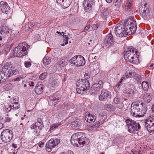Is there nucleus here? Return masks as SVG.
I'll return each instance as SVG.
<instances>
[{
    "label": "nucleus",
    "mask_w": 154,
    "mask_h": 154,
    "mask_svg": "<svg viewBox=\"0 0 154 154\" xmlns=\"http://www.w3.org/2000/svg\"><path fill=\"white\" fill-rule=\"evenodd\" d=\"M136 29L135 22L132 18L127 19L124 24L119 23L116 25L115 28V33L120 37H125L128 34L134 33Z\"/></svg>",
    "instance_id": "nucleus-1"
},
{
    "label": "nucleus",
    "mask_w": 154,
    "mask_h": 154,
    "mask_svg": "<svg viewBox=\"0 0 154 154\" xmlns=\"http://www.w3.org/2000/svg\"><path fill=\"white\" fill-rule=\"evenodd\" d=\"M143 103H140L139 100L133 102L131 104V113L132 116L135 117H141L144 116L146 112V110L142 109Z\"/></svg>",
    "instance_id": "nucleus-2"
},
{
    "label": "nucleus",
    "mask_w": 154,
    "mask_h": 154,
    "mask_svg": "<svg viewBox=\"0 0 154 154\" xmlns=\"http://www.w3.org/2000/svg\"><path fill=\"white\" fill-rule=\"evenodd\" d=\"M137 50L134 48H130L124 52V58L127 62L134 64L139 63L138 57L137 56Z\"/></svg>",
    "instance_id": "nucleus-3"
},
{
    "label": "nucleus",
    "mask_w": 154,
    "mask_h": 154,
    "mask_svg": "<svg viewBox=\"0 0 154 154\" xmlns=\"http://www.w3.org/2000/svg\"><path fill=\"white\" fill-rule=\"evenodd\" d=\"M76 85L77 92L82 94L86 93V91L89 89L90 87L89 81L87 79L79 80L77 81Z\"/></svg>",
    "instance_id": "nucleus-4"
},
{
    "label": "nucleus",
    "mask_w": 154,
    "mask_h": 154,
    "mask_svg": "<svg viewBox=\"0 0 154 154\" xmlns=\"http://www.w3.org/2000/svg\"><path fill=\"white\" fill-rule=\"evenodd\" d=\"M29 46L26 42L20 43L16 47L13 51V53L15 56H22L27 54V50Z\"/></svg>",
    "instance_id": "nucleus-5"
},
{
    "label": "nucleus",
    "mask_w": 154,
    "mask_h": 154,
    "mask_svg": "<svg viewBox=\"0 0 154 154\" xmlns=\"http://www.w3.org/2000/svg\"><path fill=\"white\" fill-rule=\"evenodd\" d=\"M44 127L43 123L41 119L38 118L37 121L32 124L30 126V128L32 130V132L36 136H39L40 134V130Z\"/></svg>",
    "instance_id": "nucleus-6"
},
{
    "label": "nucleus",
    "mask_w": 154,
    "mask_h": 154,
    "mask_svg": "<svg viewBox=\"0 0 154 154\" xmlns=\"http://www.w3.org/2000/svg\"><path fill=\"white\" fill-rule=\"evenodd\" d=\"M126 121L128 127V131L130 133H135L140 128L139 124L134 120L128 119Z\"/></svg>",
    "instance_id": "nucleus-7"
},
{
    "label": "nucleus",
    "mask_w": 154,
    "mask_h": 154,
    "mask_svg": "<svg viewBox=\"0 0 154 154\" xmlns=\"http://www.w3.org/2000/svg\"><path fill=\"white\" fill-rule=\"evenodd\" d=\"M13 136V133L11 131L5 129L2 132L1 138L3 142L5 143H8L12 139Z\"/></svg>",
    "instance_id": "nucleus-8"
},
{
    "label": "nucleus",
    "mask_w": 154,
    "mask_h": 154,
    "mask_svg": "<svg viewBox=\"0 0 154 154\" xmlns=\"http://www.w3.org/2000/svg\"><path fill=\"white\" fill-rule=\"evenodd\" d=\"M69 62L76 66H80L84 65L85 61L84 58L81 56H75L70 60Z\"/></svg>",
    "instance_id": "nucleus-9"
},
{
    "label": "nucleus",
    "mask_w": 154,
    "mask_h": 154,
    "mask_svg": "<svg viewBox=\"0 0 154 154\" xmlns=\"http://www.w3.org/2000/svg\"><path fill=\"white\" fill-rule=\"evenodd\" d=\"M60 139L57 138H51L46 143V149L48 152L51 151V149L55 147L60 143Z\"/></svg>",
    "instance_id": "nucleus-10"
},
{
    "label": "nucleus",
    "mask_w": 154,
    "mask_h": 154,
    "mask_svg": "<svg viewBox=\"0 0 154 154\" xmlns=\"http://www.w3.org/2000/svg\"><path fill=\"white\" fill-rule=\"evenodd\" d=\"M2 68V71L1 72L5 74L7 78L12 75V65L10 63H7Z\"/></svg>",
    "instance_id": "nucleus-11"
},
{
    "label": "nucleus",
    "mask_w": 154,
    "mask_h": 154,
    "mask_svg": "<svg viewBox=\"0 0 154 154\" xmlns=\"http://www.w3.org/2000/svg\"><path fill=\"white\" fill-rule=\"evenodd\" d=\"M145 125L150 133L154 131V116H150L146 120Z\"/></svg>",
    "instance_id": "nucleus-12"
},
{
    "label": "nucleus",
    "mask_w": 154,
    "mask_h": 154,
    "mask_svg": "<svg viewBox=\"0 0 154 154\" xmlns=\"http://www.w3.org/2000/svg\"><path fill=\"white\" fill-rule=\"evenodd\" d=\"M147 3L144 1L141 2V5L140 8V13L144 18H146L149 15V10L148 8L146 7Z\"/></svg>",
    "instance_id": "nucleus-13"
},
{
    "label": "nucleus",
    "mask_w": 154,
    "mask_h": 154,
    "mask_svg": "<svg viewBox=\"0 0 154 154\" xmlns=\"http://www.w3.org/2000/svg\"><path fill=\"white\" fill-rule=\"evenodd\" d=\"M114 40L112 35L110 33L107 35L106 37L104 40V44L105 46L109 47L112 44H113Z\"/></svg>",
    "instance_id": "nucleus-14"
},
{
    "label": "nucleus",
    "mask_w": 154,
    "mask_h": 154,
    "mask_svg": "<svg viewBox=\"0 0 154 154\" xmlns=\"http://www.w3.org/2000/svg\"><path fill=\"white\" fill-rule=\"evenodd\" d=\"M6 30V29L4 30L2 28L0 27V45L3 44L6 38V35L9 33V31Z\"/></svg>",
    "instance_id": "nucleus-15"
},
{
    "label": "nucleus",
    "mask_w": 154,
    "mask_h": 154,
    "mask_svg": "<svg viewBox=\"0 0 154 154\" xmlns=\"http://www.w3.org/2000/svg\"><path fill=\"white\" fill-rule=\"evenodd\" d=\"M103 83L101 80L99 81L97 83L94 84L91 87L92 91H94V92L99 91L103 88Z\"/></svg>",
    "instance_id": "nucleus-16"
},
{
    "label": "nucleus",
    "mask_w": 154,
    "mask_h": 154,
    "mask_svg": "<svg viewBox=\"0 0 154 154\" xmlns=\"http://www.w3.org/2000/svg\"><path fill=\"white\" fill-rule=\"evenodd\" d=\"M72 0H56V2L58 4L61 5L64 8H66L71 3Z\"/></svg>",
    "instance_id": "nucleus-17"
},
{
    "label": "nucleus",
    "mask_w": 154,
    "mask_h": 154,
    "mask_svg": "<svg viewBox=\"0 0 154 154\" xmlns=\"http://www.w3.org/2000/svg\"><path fill=\"white\" fill-rule=\"evenodd\" d=\"M81 134V133H77L73 134L71 137V142L73 146H76L77 144L78 141L80 138V136Z\"/></svg>",
    "instance_id": "nucleus-18"
},
{
    "label": "nucleus",
    "mask_w": 154,
    "mask_h": 154,
    "mask_svg": "<svg viewBox=\"0 0 154 154\" xmlns=\"http://www.w3.org/2000/svg\"><path fill=\"white\" fill-rule=\"evenodd\" d=\"M110 93L105 89L102 90L99 98L100 100H106L109 96H110Z\"/></svg>",
    "instance_id": "nucleus-19"
},
{
    "label": "nucleus",
    "mask_w": 154,
    "mask_h": 154,
    "mask_svg": "<svg viewBox=\"0 0 154 154\" xmlns=\"http://www.w3.org/2000/svg\"><path fill=\"white\" fill-rule=\"evenodd\" d=\"M85 120L89 123L94 122L96 119V117L94 115H92L88 112H87L85 113Z\"/></svg>",
    "instance_id": "nucleus-20"
},
{
    "label": "nucleus",
    "mask_w": 154,
    "mask_h": 154,
    "mask_svg": "<svg viewBox=\"0 0 154 154\" xmlns=\"http://www.w3.org/2000/svg\"><path fill=\"white\" fill-rule=\"evenodd\" d=\"M94 0H85L84 6L86 11L90 10L94 3Z\"/></svg>",
    "instance_id": "nucleus-21"
},
{
    "label": "nucleus",
    "mask_w": 154,
    "mask_h": 154,
    "mask_svg": "<svg viewBox=\"0 0 154 154\" xmlns=\"http://www.w3.org/2000/svg\"><path fill=\"white\" fill-rule=\"evenodd\" d=\"M100 124V123L99 121H97L92 125L88 126L87 128L89 131H96L99 128Z\"/></svg>",
    "instance_id": "nucleus-22"
},
{
    "label": "nucleus",
    "mask_w": 154,
    "mask_h": 154,
    "mask_svg": "<svg viewBox=\"0 0 154 154\" xmlns=\"http://www.w3.org/2000/svg\"><path fill=\"white\" fill-rule=\"evenodd\" d=\"M152 95L149 93L144 94L143 96V99L144 101L147 103H149L152 100Z\"/></svg>",
    "instance_id": "nucleus-23"
},
{
    "label": "nucleus",
    "mask_w": 154,
    "mask_h": 154,
    "mask_svg": "<svg viewBox=\"0 0 154 154\" xmlns=\"http://www.w3.org/2000/svg\"><path fill=\"white\" fill-rule=\"evenodd\" d=\"M60 99L58 97H56L53 98L52 100H51L48 101L50 105L51 106H53L56 105L57 103L58 102L60 101Z\"/></svg>",
    "instance_id": "nucleus-24"
},
{
    "label": "nucleus",
    "mask_w": 154,
    "mask_h": 154,
    "mask_svg": "<svg viewBox=\"0 0 154 154\" xmlns=\"http://www.w3.org/2000/svg\"><path fill=\"white\" fill-rule=\"evenodd\" d=\"M86 140V138L84 137H80V138L78 141V142H77V144H76V146L77 147H82L85 143Z\"/></svg>",
    "instance_id": "nucleus-25"
},
{
    "label": "nucleus",
    "mask_w": 154,
    "mask_h": 154,
    "mask_svg": "<svg viewBox=\"0 0 154 154\" xmlns=\"http://www.w3.org/2000/svg\"><path fill=\"white\" fill-rule=\"evenodd\" d=\"M43 85L42 84L36 85L35 91V93L38 94H39L42 93L43 92Z\"/></svg>",
    "instance_id": "nucleus-26"
},
{
    "label": "nucleus",
    "mask_w": 154,
    "mask_h": 154,
    "mask_svg": "<svg viewBox=\"0 0 154 154\" xmlns=\"http://www.w3.org/2000/svg\"><path fill=\"white\" fill-rule=\"evenodd\" d=\"M136 74L134 71L132 70H128L125 73V76L127 78L134 77Z\"/></svg>",
    "instance_id": "nucleus-27"
},
{
    "label": "nucleus",
    "mask_w": 154,
    "mask_h": 154,
    "mask_svg": "<svg viewBox=\"0 0 154 154\" xmlns=\"http://www.w3.org/2000/svg\"><path fill=\"white\" fill-rule=\"evenodd\" d=\"M81 123L78 120L74 121L71 123V127L74 129H77L79 128Z\"/></svg>",
    "instance_id": "nucleus-28"
},
{
    "label": "nucleus",
    "mask_w": 154,
    "mask_h": 154,
    "mask_svg": "<svg viewBox=\"0 0 154 154\" xmlns=\"http://www.w3.org/2000/svg\"><path fill=\"white\" fill-rule=\"evenodd\" d=\"M16 100L14 99L11 102V107L13 109V111L18 109L20 107V105L17 102H16Z\"/></svg>",
    "instance_id": "nucleus-29"
},
{
    "label": "nucleus",
    "mask_w": 154,
    "mask_h": 154,
    "mask_svg": "<svg viewBox=\"0 0 154 154\" xmlns=\"http://www.w3.org/2000/svg\"><path fill=\"white\" fill-rule=\"evenodd\" d=\"M11 120V118L8 115H6L4 117L2 116H0V122H1L3 123L9 122H10Z\"/></svg>",
    "instance_id": "nucleus-30"
},
{
    "label": "nucleus",
    "mask_w": 154,
    "mask_h": 154,
    "mask_svg": "<svg viewBox=\"0 0 154 154\" xmlns=\"http://www.w3.org/2000/svg\"><path fill=\"white\" fill-rule=\"evenodd\" d=\"M62 125L61 122H58L57 123L53 124L51 125L49 130L51 132L53 131Z\"/></svg>",
    "instance_id": "nucleus-31"
},
{
    "label": "nucleus",
    "mask_w": 154,
    "mask_h": 154,
    "mask_svg": "<svg viewBox=\"0 0 154 154\" xmlns=\"http://www.w3.org/2000/svg\"><path fill=\"white\" fill-rule=\"evenodd\" d=\"M43 63L45 66H46L49 64L51 62V58L48 57H45L43 59Z\"/></svg>",
    "instance_id": "nucleus-32"
},
{
    "label": "nucleus",
    "mask_w": 154,
    "mask_h": 154,
    "mask_svg": "<svg viewBox=\"0 0 154 154\" xmlns=\"http://www.w3.org/2000/svg\"><path fill=\"white\" fill-rule=\"evenodd\" d=\"M2 72H0V84L5 82L6 79L8 78Z\"/></svg>",
    "instance_id": "nucleus-33"
},
{
    "label": "nucleus",
    "mask_w": 154,
    "mask_h": 154,
    "mask_svg": "<svg viewBox=\"0 0 154 154\" xmlns=\"http://www.w3.org/2000/svg\"><path fill=\"white\" fill-rule=\"evenodd\" d=\"M132 0H129L126 3L125 6V9L127 10H130L131 9V6L132 5Z\"/></svg>",
    "instance_id": "nucleus-34"
},
{
    "label": "nucleus",
    "mask_w": 154,
    "mask_h": 154,
    "mask_svg": "<svg viewBox=\"0 0 154 154\" xmlns=\"http://www.w3.org/2000/svg\"><path fill=\"white\" fill-rule=\"evenodd\" d=\"M141 85L144 91H146L148 89L149 87V84L147 82L143 81Z\"/></svg>",
    "instance_id": "nucleus-35"
},
{
    "label": "nucleus",
    "mask_w": 154,
    "mask_h": 154,
    "mask_svg": "<svg viewBox=\"0 0 154 154\" xmlns=\"http://www.w3.org/2000/svg\"><path fill=\"white\" fill-rule=\"evenodd\" d=\"M37 24V22H32L29 23L27 25L25 26L26 27H27V28L29 29H31L34 26Z\"/></svg>",
    "instance_id": "nucleus-36"
},
{
    "label": "nucleus",
    "mask_w": 154,
    "mask_h": 154,
    "mask_svg": "<svg viewBox=\"0 0 154 154\" xmlns=\"http://www.w3.org/2000/svg\"><path fill=\"white\" fill-rule=\"evenodd\" d=\"M9 8L10 7L8 6V5H6V6H3L1 8L2 11L3 13L7 14L9 10Z\"/></svg>",
    "instance_id": "nucleus-37"
},
{
    "label": "nucleus",
    "mask_w": 154,
    "mask_h": 154,
    "mask_svg": "<svg viewBox=\"0 0 154 154\" xmlns=\"http://www.w3.org/2000/svg\"><path fill=\"white\" fill-rule=\"evenodd\" d=\"M128 97L131 98H133L134 97V91L132 89H129L128 91Z\"/></svg>",
    "instance_id": "nucleus-38"
},
{
    "label": "nucleus",
    "mask_w": 154,
    "mask_h": 154,
    "mask_svg": "<svg viewBox=\"0 0 154 154\" xmlns=\"http://www.w3.org/2000/svg\"><path fill=\"white\" fill-rule=\"evenodd\" d=\"M58 63L59 65L61 67H64L67 64V62L63 59H60Z\"/></svg>",
    "instance_id": "nucleus-39"
},
{
    "label": "nucleus",
    "mask_w": 154,
    "mask_h": 154,
    "mask_svg": "<svg viewBox=\"0 0 154 154\" xmlns=\"http://www.w3.org/2000/svg\"><path fill=\"white\" fill-rule=\"evenodd\" d=\"M11 47V45L8 44H6L4 45V49L6 53L9 52Z\"/></svg>",
    "instance_id": "nucleus-40"
},
{
    "label": "nucleus",
    "mask_w": 154,
    "mask_h": 154,
    "mask_svg": "<svg viewBox=\"0 0 154 154\" xmlns=\"http://www.w3.org/2000/svg\"><path fill=\"white\" fill-rule=\"evenodd\" d=\"M107 118V116L106 115L104 116H103V117H100L99 120L101 124H103L106 121Z\"/></svg>",
    "instance_id": "nucleus-41"
},
{
    "label": "nucleus",
    "mask_w": 154,
    "mask_h": 154,
    "mask_svg": "<svg viewBox=\"0 0 154 154\" xmlns=\"http://www.w3.org/2000/svg\"><path fill=\"white\" fill-rule=\"evenodd\" d=\"M121 4V0H116L115 2V6L116 8H118L120 7Z\"/></svg>",
    "instance_id": "nucleus-42"
},
{
    "label": "nucleus",
    "mask_w": 154,
    "mask_h": 154,
    "mask_svg": "<svg viewBox=\"0 0 154 154\" xmlns=\"http://www.w3.org/2000/svg\"><path fill=\"white\" fill-rule=\"evenodd\" d=\"M99 25V24L97 23H96L92 25L91 26L92 29L94 30H96L98 29Z\"/></svg>",
    "instance_id": "nucleus-43"
},
{
    "label": "nucleus",
    "mask_w": 154,
    "mask_h": 154,
    "mask_svg": "<svg viewBox=\"0 0 154 154\" xmlns=\"http://www.w3.org/2000/svg\"><path fill=\"white\" fill-rule=\"evenodd\" d=\"M69 38L68 37H66L64 39L63 41V43L61 44V45L62 46H64L68 43Z\"/></svg>",
    "instance_id": "nucleus-44"
},
{
    "label": "nucleus",
    "mask_w": 154,
    "mask_h": 154,
    "mask_svg": "<svg viewBox=\"0 0 154 154\" xmlns=\"http://www.w3.org/2000/svg\"><path fill=\"white\" fill-rule=\"evenodd\" d=\"M47 73L46 72H44L41 74L39 76V78L41 80H43L45 79L46 77Z\"/></svg>",
    "instance_id": "nucleus-45"
},
{
    "label": "nucleus",
    "mask_w": 154,
    "mask_h": 154,
    "mask_svg": "<svg viewBox=\"0 0 154 154\" xmlns=\"http://www.w3.org/2000/svg\"><path fill=\"white\" fill-rule=\"evenodd\" d=\"M26 77L24 75H22L14 79L15 81H20L21 79H23Z\"/></svg>",
    "instance_id": "nucleus-46"
},
{
    "label": "nucleus",
    "mask_w": 154,
    "mask_h": 154,
    "mask_svg": "<svg viewBox=\"0 0 154 154\" xmlns=\"http://www.w3.org/2000/svg\"><path fill=\"white\" fill-rule=\"evenodd\" d=\"M91 22V21H90V20H89L88 22L87 23V25L86 26L85 28L84 29V32H86L90 28V25L89 24Z\"/></svg>",
    "instance_id": "nucleus-47"
},
{
    "label": "nucleus",
    "mask_w": 154,
    "mask_h": 154,
    "mask_svg": "<svg viewBox=\"0 0 154 154\" xmlns=\"http://www.w3.org/2000/svg\"><path fill=\"white\" fill-rule=\"evenodd\" d=\"M121 84L119 82L115 86H114V88L115 91L116 92H117L120 89L119 87Z\"/></svg>",
    "instance_id": "nucleus-48"
},
{
    "label": "nucleus",
    "mask_w": 154,
    "mask_h": 154,
    "mask_svg": "<svg viewBox=\"0 0 154 154\" xmlns=\"http://www.w3.org/2000/svg\"><path fill=\"white\" fill-rule=\"evenodd\" d=\"M24 64L26 68H29L30 67L31 65V63L29 61L25 62L24 63Z\"/></svg>",
    "instance_id": "nucleus-49"
},
{
    "label": "nucleus",
    "mask_w": 154,
    "mask_h": 154,
    "mask_svg": "<svg viewBox=\"0 0 154 154\" xmlns=\"http://www.w3.org/2000/svg\"><path fill=\"white\" fill-rule=\"evenodd\" d=\"M20 71L18 69H15L14 70H12V75H15L18 74Z\"/></svg>",
    "instance_id": "nucleus-50"
},
{
    "label": "nucleus",
    "mask_w": 154,
    "mask_h": 154,
    "mask_svg": "<svg viewBox=\"0 0 154 154\" xmlns=\"http://www.w3.org/2000/svg\"><path fill=\"white\" fill-rule=\"evenodd\" d=\"M7 5H8V4L5 2L2 1L0 2V7L1 8L3 6H6Z\"/></svg>",
    "instance_id": "nucleus-51"
},
{
    "label": "nucleus",
    "mask_w": 154,
    "mask_h": 154,
    "mask_svg": "<svg viewBox=\"0 0 154 154\" xmlns=\"http://www.w3.org/2000/svg\"><path fill=\"white\" fill-rule=\"evenodd\" d=\"M113 101L115 103L118 104L120 102V100L117 97H115Z\"/></svg>",
    "instance_id": "nucleus-52"
},
{
    "label": "nucleus",
    "mask_w": 154,
    "mask_h": 154,
    "mask_svg": "<svg viewBox=\"0 0 154 154\" xmlns=\"http://www.w3.org/2000/svg\"><path fill=\"white\" fill-rule=\"evenodd\" d=\"M38 146L39 147H42L45 145V143L44 142L40 141L38 143Z\"/></svg>",
    "instance_id": "nucleus-53"
},
{
    "label": "nucleus",
    "mask_w": 154,
    "mask_h": 154,
    "mask_svg": "<svg viewBox=\"0 0 154 154\" xmlns=\"http://www.w3.org/2000/svg\"><path fill=\"white\" fill-rule=\"evenodd\" d=\"M105 115L107 116V114H106V112L105 111H103L102 112H101L100 113V117H102V116L103 117V116H105Z\"/></svg>",
    "instance_id": "nucleus-54"
},
{
    "label": "nucleus",
    "mask_w": 154,
    "mask_h": 154,
    "mask_svg": "<svg viewBox=\"0 0 154 154\" xmlns=\"http://www.w3.org/2000/svg\"><path fill=\"white\" fill-rule=\"evenodd\" d=\"M51 84L52 86L54 88L57 85V82L55 81L54 80L51 82Z\"/></svg>",
    "instance_id": "nucleus-55"
},
{
    "label": "nucleus",
    "mask_w": 154,
    "mask_h": 154,
    "mask_svg": "<svg viewBox=\"0 0 154 154\" xmlns=\"http://www.w3.org/2000/svg\"><path fill=\"white\" fill-rule=\"evenodd\" d=\"M5 107L6 109V111L7 112H8L11 110H13V109L12 108V107H11V105H10L9 107L6 108V107Z\"/></svg>",
    "instance_id": "nucleus-56"
},
{
    "label": "nucleus",
    "mask_w": 154,
    "mask_h": 154,
    "mask_svg": "<svg viewBox=\"0 0 154 154\" xmlns=\"http://www.w3.org/2000/svg\"><path fill=\"white\" fill-rule=\"evenodd\" d=\"M85 78L86 79H88L90 78V75L88 73H85Z\"/></svg>",
    "instance_id": "nucleus-57"
},
{
    "label": "nucleus",
    "mask_w": 154,
    "mask_h": 154,
    "mask_svg": "<svg viewBox=\"0 0 154 154\" xmlns=\"http://www.w3.org/2000/svg\"><path fill=\"white\" fill-rule=\"evenodd\" d=\"M125 79H126L124 77H122V78L120 80V81L119 82L121 84L122 81L125 80Z\"/></svg>",
    "instance_id": "nucleus-58"
},
{
    "label": "nucleus",
    "mask_w": 154,
    "mask_h": 154,
    "mask_svg": "<svg viewBox=\"0 0 154 154\" xmlns=\"http://www.w3.org/2000/svg\"><path fill=\"white\" fill-rule=\"evenodd\" d=\"M29 84L30 86H33L34 85V83L33 82H30Z\"/></svg>",
    "instance_id": "nucleus-59"
},
{
    "label": "nucleus",
    "mask_w": 154,
    "mask_h": 154,
    "mask_svg": "<svg viewBox=\"0 0 154 154\" xmlns=\"http://www.w3.org/2000/svg\"><path fill=\"white\" fill-rule=\"evenodd\" d=\"M4 128L3 124L0 122V129H1Z\"/></svg>",
    "instance_id": "nucleus-60"
},
{
    "label": "nucleus",
    "mask_w": 154,
    "mask_h": 154,
    "mask_svg": "<svg viewBox=\"0 0 154 154\" xmlns=\"http://www.w3.org/2000/svg\"><path fill=\"white\" fill-rule=\"evenodd\" d=\"M110 107V105L107 104L105 106V107L106 108H109Z\"/></svg>",
    "instance_id": "nucleus-61"
},
{
    "label": "nucleus",
    "mask_w": 154,
    "mask_h": 154,
    "mask_svg": "<svg viewBox=\"0 0 154 154\" xmlns=\"http://www.w3.org/2000/svg\"><path fill=\"white\" fill-rule=\"evenodd\" d=\"M12 40H13V39L11 38H10L9 39H8V43H10V42H11Z\"/></svg>",
    "instance_id": "nucleus-62"
},
{
    "label": "nucleus",
    "mask_w": 154,
    "mask_h": 154,
    "mask_svg": "<svg viewBox=\"0 0 154 154\" xmlns=\"http://www.w3.org/2000/svg\"><path fill=\"white\" fill-rule=\"evenodd\" d=\"M151 109H152V111L153 112H154V104L152 106V107H151Z\"/></svg>",
    "instance_id": "nucleus-63"
},
{
    "label": "nucleus",
    "mask_w": 154,
    "mask_h": 154,
    "mask_svg": "<svg viewBox=\"0 0 154 154\" xmlns=\"http://www.w3.org/2000/svg\"><path fill=\"white\" fill-rule=\"evenodd\" d=\"M68 154H74L73 152L71 151H68Z\"/></svg>",
    "instance_id": "nucleus-64"
}]
</instances>
